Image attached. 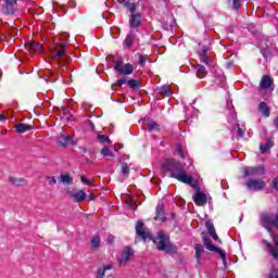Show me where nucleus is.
<instances>
[{
	"label": "nucleus",
	"instance_id": "obj_1",
	"mask_svg": "<svg viewBox=\"0 0 278 278\" xmlns=\"http://www.w3.org/2000/svg\"><path fill=\"white\" fill-rule=\"evenodd\" d=\"M136 233L142 240H153L159 251H165V253H177V245L170 243V238L165 235L164 231H160L155 238L151 236V230L144 227L142 222H138L136 225Z\"/></svg>",
	"mask_w": 278,
	"mask_h": 278
},
{
	"label": "nucleus",
	"instance_id": "obj_2",
	"mask_svg": "<svg viewBox=\"0 0 278 278\" xmlns=\"http://www.w3.org/2000/svg\"><path fill=\"white\" fill-rule=\"evenodd\" d=\"M163 170L169 173V177L177 179V181H180L181 184H187L195 190L199 188V185L192 179V176L188 175L184 165L175 160H165L163 163Z\"/></svg>",
	"mask_w": 278,
	"mask_h": 278
},
{
	"label": "nucleus",
	"instance_id": "obj_3",
	"mask_svg": "<svg viewBox=\"0 0 278 278\" xmlns=\"http://www.w3.org/2000/svg\"><path fill=\"white\" fill-rule=\"evenodd\" d=\"M66 41H63L52 48L51 55L53 60L56 62L58 68H64L62 62L68 64V54L66 53Z\"/></svg>",
	"mask_w": 278,
	"mask_h": 278
},
{
	"label": "nucleus",
	"instance_id": "obj_4",
	"mask_svg": "<svg viewBox=\"0 0 278 278\" xmlns=\"http://www.w3.org/2000/svg\"><path fill=\"white\" fill-rule=\"evenodd\" d=\"M113 65L118 75H131L134 73V65L130 63L123 65V60L114 61Z\"/></svg>",
	"mask_w": 278,
	"mask_h": 278
},
{
	"label": "nucleus",
	"instance_id": "obj_5",
	"mask_svg": "<svg viewBox=\"0 0 278 278\" xmlns=\"http://www.w3.org/2000/svg\"><path fill=\"white\" fill-rule=\"evenodd\" d=\"M203 240H204L205 248L208 251H215V253H218L219 257L223 261V264H227V254L225 253V251H223V250L216 248L214 244H212L210 237L203 236Z\"/></svg>",
	"mask_w": 278,
	"mask_h": 278
},
{
	"label": "nucleus",
	"instance_id": "obj_6",
	"mask_svg": "<svg viewBox=\"0 0 278 278\" xmlns=\"http://www.w3.org/2000/svg\"><path fill=\"white\" fill-rule=\"evenodd\" d=\"M248 190H253L254 192H260V190H264L266 182L262 179H250L245 184Z\"/></svg>",
	"mask_w": 278,
	"mask_h": 278
},
{
	"label": "nucleus",
	"instance_id": "obj_7",
	"mask_svg": "<svg viewBox=\"0 0 278 278\" xmlns=\"http://www.w3.org/2000/svg\"><path fill=\"white\" fill-rule=\"evenodd\" d=\"M131 257H134V250L129 247L124 248L121 256L118 257L119 266H127Z\"/></svg>",
	"mask_w": 278,
	"mask_h": 278
},
{
	"label": "nucleus",
	"instance_id": "obj_8",
	"mask_svg": "<svg viewBox=\"0 0 278 278\" xmlns=\"http://www.w3.org/2000/svg\"><path fill=\"white\" fill-rule=\"evenodd\" d=\"M67 194L71 197V199H74L76 203H83V201H86V191L84 190H67Z\"/></svg>",
	"mask_w": 278,
	"mask_h": 278
},
{
	"label": "nucleus",
	"instance_id": "obj_9",
	"mask_svg": "<svg viewBox=\"0 0 278 278\" xmlns=\"http://www.w3.org/2000/svg\"><path fill=\"white\" fill-rule=\"evenodd\" d=\"M5 5L1 8L2 14L10 16L14 14V5H16V0H4Z\"/></svg>",
	"mask_w": 278,
	"mask_h": 278
},
{
	"label": "nucleus",
	"instance_id": "obj_10",
	"mask_svg": "<svg viewBox=\"0 0 278 278\" xmlns=\"http://www.w3.org/2000/svg\"><path fill=\"white\" fill-rule=\"evenodd\" d=\"M141 23H142V15H140L139 13L130 14V17H129L130 29H138Z\"/></svg>",
	"mask_w": 278,
	"mask_h": 278
},
{
	"label": "nucleus",
	"instance_id": "obj_11",
	"mask_svg": "<svg viewBox=\"0 0 278 278\" xmlns=\"http://www.w3.org/2000/svg\"><path fill=\"white\" fill-rule=\"evenodd\" d=\"M244 177H255L264 174V167H244Z\"/></svg>",
	"mask_w": 278,
	"mask_h": 278
},
{
	"label": "nucleus",
	"instance_id": "obj_12",
	"mask_svg": "<svg viewBox=\"0 0 278 278\" xmlns=\"http://www.w3.org/2000/svg\"><path fill=\"white\" fill-rule=\"evenodd\" d=\"M210 51V47L200 45L198 49V55L200 56L201 62L204 64L210 63V58L207 56V52Z\"/></svg>",
	"mask_w": 278,
	"mask_h": 278
},
{
	"label": "nucleus",
	"instance_id": "obj_13",
	"mask_svg": "<svg viewBox=\"0 0 278 278\" xmlns=\"http://www.w3.org/2000/svg\"><path fill=\"white\" fill-rule=\"evenodd\" d=\"M25 48L27 49V51H29L30 53H42L43 49H42V43H37L35 41H28L25 43Z\"/></svg>",
	"mask_w": 278,
	"mask_h": 278
},
{
	"label": "nucleus",
	"instance_id": "obj_14",
	"mask_svg": "<svg viewBox=\"0 0 278 278\" xmlns=\"http://www.w3.org/2000/svg\"><path fill=\"white\" fill-rule=\"evenodd\" d=\"M60 147H68V144H77V141L73 140V137L68 135H62L58 140Z\"/></svg>",
	"mask_w": 278,
	"mask_h": 278
},
{
	"label": "nucleus",
	"instance_id": "obj_15",
	"mask_svg": "<svg viewBox=\"0 0 278 278\" xmlns=\"http://www.w3.org/2000/svg\"><path fill=\"white\" fill-rule=\"evenodd\" d=\"M193 201L198 205H205L207 203V195L201 191H197L193 195Z\"/></svg>",
	"mask_w": 278,
	"mask_h": 278
},
{
	"label": "nucleus",
	"instance_id": "obj_16",
	"mask_svg": "<svg viewBox=\"0 0 278 278\" xmlns=\"http://www.w3.org/2000/svg\"><path fill=\"white\" fill-rule=\"evenodd\" d=\"M205 227L210 233V236L213 238L215 242H220V239L218 238V235H216V230L214 229V224L212 222H206Z\"/></svg>",
	"mask_w": 278,
	"mask_h": 278
},
{
	"label": "nucleus",
	"instance_id": "obj_17",
	"mask_svg": "<svg viewBox=\"0 0 278 278\" xmlns=\"http://www.w3.org/2000/svg\"><path fill=\"white\" fill-rule=\"evenodd\" d=\"M134 42H136V34L134 31H130L125 40H124V45L125 47H127V49L134 47Z\"/></svg>",
	"mask_w": 278,
	"mask_h": 278
},
{
	"label": "nucleus",
	"instance_id": "obj_18",
	"mask_svg": "<svg viewBox=\"0 0 278 278\" xmlns=\"http://www.w3.org/2000/svg\"><path fill=\"white\" fill-rule=\"evenodd\" d=\"M15 129L17 134H25V131H31L34 129V126L29 124H17L15 125Z\"/></svg>",
	"mask_w": 278,
	"mask_h": 278
},
{
	"label": "nucleus",
	"instance_id": "obj_19",
	"mask_svg": "<svg viewBox=\"0 0 278 278\" xmlns=\"http://www.w3.org/2000/svg\"><path fill=\"white\" fill-rule=\"evenodd\" d=\"M260 86L263 90H268L273 86V79L265 75L262 77Z\"/></svg>",
	"mask_w": 278,
	"mask_h": 278
},
{
	"label": "nucleus",
	"instance_id": "obj_20",
	"mask_svg": "<svg viewBox=\"0 0 278 278\" xmlns=\"http://www.w3.org/2000/svg\"><path fill=\"white\" fill-rule=\"evenodd\" d=\"M9 184L12 186H27V180L24 178L9 177Z\"/></svg>",
	"mask_w": 278,
	"mask_h": 278
},
{
	"label": "nucleus",
	"instance_id": "obj_21",
	"mask_svg": "<svg viewBox=\"0 0 278 278\" xmlns=\"http://www.w3.org/2000/svg\"><path fill=\"white\" fill-rule=\"evenodd\" d=\"M155 220H161V223H164L165 217H164V205L163 204H157L156 206V217Z\"/></svg>",
	"mask_w": 278,
	"mask_h": 278
},
{
	"label": "nucleus",
	"instance_id": "obj_22",
	"mask_svg": "<svg viewBox=\"0 0 278 278\" xmlns=\"http://www.w3.org/2000/svg\"><path fill=\"white\" fill-rule=\"evenodd\" d=\"M258 110L263 116H266V117L270 116V110L268 109V105L266 104V102H261L258 104Z\"/></svg>",
	"mask_w": 278,
	"mask_h": 278
},
{
	"label": "nucleus",
	"instance_id": "obj_23",
	"mask_svg": "<svg viewBox=\"0 0 278 278\" xmlns=\"http://www.w3.org/2000/svg\"><path fill=\"white\" fill-rule=\"evenodd\" d=\"M235 127L232 128L233 132L238 134L239 138L244 136V129L240 128V124H238V119H236V115L233 116Z\"/></svg>",
	"mask_w": 278,
	"mask_h": 278
},
{
	"label": "nucleus",
	"instance_id": "obj_24",
	"mask_svg": "<svg viewBox=\"0 0 278 278\" xmlns=\"http://www.w3.org/2000/svg\"><path fill=\"white\" fill-rule=\"evenodd\" d=\"M274 144L273 139H268L265 144L261 143L260 150L262 153H266V151H270V149H273Z\"/></svg>",
	"mask_w": 278,
	"mask_h": 278
},
{
	"label": "nucleus",
	"instance_id": "obj_25",
	"mask_svg": "<svg viewBox=\"0 0 278 278\" xmlns=\"http://www.w3.org/2000/svg\"><path fill=\"white\" fill-rule=\"evenodd\" d=\"M205 75H207V71H205V66L199 65L197 68V77L199 79H203V77H205Z\"/></svg>",
	"mask_w": 278,
	"mask_h": 278
},
{
	"label": "nucleus",
	"instance_id": "obj_26",
	"mask_svg": "<svg viewBox=\"0 0 278 278\" xmlns=\"http://www.w3.org/2000/svg\"><path fill=\"white\" fill-rule=\"evenodd\" d=\"M60 179L62 184H65L66 186H71V184H73V177L68 174H62Z\"/></svg>",
	"mask_w": 278,
	"mask_h": 278
},
{
	"label": "nucleus",
	"instance_id": "obj_27",
	"mask_svg": "<svg viewBox=\"0 0 278 278\" xmlns=\"http://www.w3.org/2000/svg\"><path fill=\"white\" fill-rule=\"evenodd\" d=\"M91 249H99V247L101 245V238L99 236H94L91 241Z\"/></svg>",
	"mask_w": 278,
	"mask_h": 278
},
{
	"label": "nucleus",
	"instance_id": "obj_28",
	"mask_svg": "<svg viewBox=\"0 0 278 278\" xmlns=\"http://www.w3.org/2000/svg\"><path fill=\"white\" fill-rule=\"evenodd\" d=\"M161 94H165V97H170L173 94V90H170V86L164 85L163 87L160 88Z\"/></svg>",
	"mask_w": 278,
	"mask_h": 278
},
{
	"label": "nucleus",
	"instance_id": "obj_29",
	"mask_svg": "<svg viewBox=\"0 0 278 278\" xmlns=\"http://www.w3.org/2000/svg\"><path fill=\"white\" fill-rule=\"evenodd\" d=\"M201 253H203V245L197 244L195 245V257H197L198 264H201Z\"/></svg>",
	"mask_w": 278,
	"mask_h": 278
},
{
	"label": "nucleus",
	"instance_id": "obj_30",
	"mask_svg": "<svg viewBox=\"0 0 278 278\" xmlns=\"http://www.w3.org/2000/svg\"><path fill=\"white\" fill-rule=\"evenodd\" d=\"M176 152L180 157H186V148H184V144L178 143L176 146Z\"/></svg>",
	"mask_w": 278,
	"mask_h": 278
},
{
	"label": "nucleus",
	"instance_id": "obj_31",
	"mask_svg": "<svg viewBox=\"0 0 278 278\" xmlns=\"http://www.w3.org/2000/svg\"><path fill=\"white\" fill-rule=\"evenodd\" d=\"M101 155H103V157H113L114 154L112 153V151H110V148H108V146H104V148L101 151Z\"/></svg>",
	"mask_w": 278,
	"mask_h": 278
},
{
	"label": "nucleus",
	"instance_id": "obj_32",
	"mask_svg": "<svg viewBox=\"0 0 278 278\" xmlns=\"http://www.w3.org/2000/svg\"><path fill=\"white\" fill-rule=\"evenodd\" d=\"M126 8L129 10L130 14H136V3L134 2H126Z\"/></svg>",
	"mask_w": 278,
	"mask_h": 278
},
{
	"label": "nucleus",
	"instance_id": "obj_33",
	"mask_svg": "<svg viewBox=\"0 0 278 278\" xmlns=\"http://www.w3.org/2000/svg\"><path fill=\"white\" fill-rule=\"evenodd\" d=\"M127 86L131 88V90H138V80L130 79L127 81Z\"/></svg>",
	"mask_w": 278,
	"mask_h": 278
},
{
	"label": "nucleus",
	"instance_id": "obj_34",
	"mask_svg": "<svg viewBox=\"0 0 278 278\" xmlns=\"http://www.w3.org/2000/svg\"><path fill=\"white\" fill-rule=\"evenodd\" d=\"M157 129H160V125H157L155 122L148 123V130L155 131Z\"/></svg>",
	"mask_w": 278,
	"mask_h": 278
},
{
	"label": "nucleus",
	"instance_id": "obj_35",
	"mask_svg": "<svg viewBox=\"0 0 278 278\" xmlns=\"http://www.w3.org/2000/svg\"><path fill=\"white\" fill-rule=\"evenodd\" d=\"M98 140L99 142H106L110 144V137L105 135L98 134Z\"/></svg>",
	"mask_w": 278,
	"mask_h": 278
},
{
	"label": "nucleus",
	"instance_id": "obj_36",
	"mask_svg": "<svg viewBox=\"0 0 278 278\" xmlns=\"http://www.w3.org/2000/svg\"><path fill=\"white\" fill-rule=\"evenodd\" d=\"M122 174L124 177H127V175H129V165H127L126 163L122 164Z\"/></svg>",
	"mask_w": 278,
	"mask_h": 278
},
{
	"label": "nucleus",
	"instance_id": "obj_37",
	"mask_svg": "<svg viewBox=\"0 0 278 278\" xmlns=\"http://www.w3.org/2000/svg\"><path fill=\"white\" fill-rule=\"evenodd\" d=\"M104 277H105V269H102V267H100L97 270L96 278H104Z\"/></svg>",
	"mask_w": 278,
	"mask_h": 278
},
{
	"label": "nucleus",
	"instance_id": "obj_38",
	"mask_svg": "<svg viewBox=\"0 0 278 278\" xmlns=\"http://www.w3.org/2000/svg\"><path fill=\"white\" fill-rule=\"evenodd\" d=\"M148 58H149L148 55L141 54V55L139 56V64H140L141 66H144V64H147V59H148Z\"/></svg>",
	"mask_w": 278,
	"mask_h": 278
},
{
	"label": "nucleus",
	"instance_id": "obj_39",
	"mask_svg": "<svg viewBox=\"0 0 278 278\" xmlns=\"http://www.w3.org/2000/svg\"><path fill=\"white\" fill-rule=\"evenodd\" d=\"M80 180H81V184H84V186H92V181L88 180L86 176H81Z\"/></svg>",
	"mask_w": 278,
	"mask_h": 278
},
{
	"label": "nucleus",
	"instance_id": "obj_40",
	"mask_svg": "<svg viewBox=\"0 0 278 278\" xmlns=\"http://www.w3.org/2000/svg\"><path fill=\"white\" fill-rule=\"evenodd\" d=\"M271 188L278 192V177L271 180Z\"/></svg>",
	"mask_w": 278,
	"mask_h": 278
},
{
	"label": "nucleus",
	"instance_id": "obj_41",
	"mask_svg": "<svg viewBox=\"0 0 278 278\" xmlns=\"http://www.w3.org/2000/svg\"><path fill=\"white\" fill-rule=\"evenodd\" d=\"M47 181L49 186H55V184H58V181L55 180V177H48Z\"/></svg>",
	"mask_w": 278,
	"mask_h": 278
},
{
	"label": "nucleus",
	"instance_id": "obj_42",
	"mask_svg": "<svg viewBox=\"0 0 278 278\" xmlns=\"http://www.w3.org/2000/svg\"><path fill=\"white\" fill-rule=\"evenodd\" d=\"M127 78H121L115 83V86H124V84H127Z\"/></svg>",
	"mask_w": 278,
	"mask_h": 278
},
{
	"label": "nucleus",
	"instance_id": "obj_43",
	"mask_svg": "<svg viewBox=\"0 0 278 278\" xmlns=\"http://www.w3.org/2000/svg\"><path fill=\"white\" fill-rule=\"evenodd\" d=\"M269 278H278V269L274 268L270 274H269Z\"/></svg>",
	"mask_w": 278,
	"mask_h": 278
},
{
	"label": "nucleus",
	"instance_id": "obj_44",
	"mask_svg": "<svg viewBox=\"0 0 278 278\" xmlns=\"http://www.w3.org/2000/svg\"><path fill=\"white\" fill-rule=\"evenodd\" d=\"M127 205H129V207H131V210H136V202L135 201H132V200H128L127 201Z\"/></svg>",
	"mask_w": 278,
	"mask_h": 278
},
{
	"label": "nucleus",
	"instance_id": "obj_45",
	"mask_svg": "<svg viewBox=\"0 0 278 278\" xmlns=\"http://www.w3.org/2000/svg\"><path fill=\"white\" fill-rule=\"evenodd\" d=\"M232 3H233V9L235 10H238L241 5L240 0H232Z\"/></svg>",
	"mask_w": 278,
	"mask_h": 278
},
{
	"label": "nucleus",
	"instance_id": "obj_46",
	"mask_svg": "<svg viewBox=\"0 0 278 278\" xmlns=\"http://www.w3.org/2000/svg\"><path fill=\"white\" fill-rule=\"evenodd\" d=\"M101 269L104 270V273H105V270H112V265L103 266V267H101Z\"/></svg>",
	"mask_w": 278,
	"mask_h": 278
},
{
	"label": "nucleus",
	"instance_id": "obj_47",
	"mask_svg": "<svg viewBox=\"0 0 278 278\" xmlns=\"http://www.w3.org/2000/svg\"><path fill=\"white\" fill-rule=\"evenodd\" d=\"M108 242L112 244V242H114V236L110 235L108 238Z\"/></svg>",
	"mask_w": 278,
	"mask_h": 278
},
{
	"label": "nucleus",
	"instance_id": "obj_48",
	"mask_svg": "<svg viewBox=\"0 0 278 278\" xmlns=\"http://www.w3.org/2000/svg\"><path fill=\"white\" fill-rule=\"evenodd\" d=\"M262 54L264 58H268V50H262Z\"/></svg>",
	"mask_w": 278,
	"mask_h": 278
},
{
	"label": "nucleus",
	"instance_id": "obj_49",
	"mask_svg": "<svg viewBox=\"0 0 278 278\" xmlns=\"http://www.w3.org/2000/svg\"><path fill=\"white\" fill-rule=\"evenodd\" d=\"M88 125L91 129H94V123H92L91 121L88 122Z\"/></svg>",
	"mask_w": 278,
	"mask_h": 278
},
{
	"label": "nucleus",
	"instance_id": "obj_50",
	"mask_svg": "<svg viewBox=\"0 0 278 278\" xmlns=\"http://www.w3.org/2000/svg\"><path fill=\"white\" fill-rule=\"evenodd\" d=\"M7 119H8V117H5V115H3V114L0 115V121H7Z\"/></svg>",
	"mask_w": 278,
	"mask_h": 278
},
{
	"label": "nucleus",
	"instance_id": "obj_51",
	"mask_svg": "<svg viewBox=\"0 0 278 278\" xmlns=\"http://www.w3.org/2000/svg\"><path fill=\"white\" fill-rule=\"evenodd\" d=\"M76 5H77V4H76L75 2H73V1L70 2V8H76Z\"/></svg>",
	"mask_w": 278,
	"mask_h": 278
},
{
	"label": "nucleus",
	"instance_id": "obj_52",
	"mask_svg": "<svg viewBox=\"0 0 278 278\" xmlns=\"http://www.w3.org/2000/svg\"><path fill=\"white\" fill-rule=\"evenodd\" d=\"M275 127L278 129V117L275 119Z\"/></svg>",
	"mask_w": 278,
	"mask_h": 278
},
{
	"label": "nucleus",
	"instance_id": "obj_53",
	"mask_svg": "<svg viewBox=\"0 0 278 278\" xmlns=\"http://www.w3.org/2000/svg\"><path fill=\"white\" fill-rule=\"evenodd\" d=\"M89 201H94V195H91V197L89 198Z\"/></svg>",
	"mask_w": 278,
	"mask_h": 278
},
{
	"label": "nucleus",
	"instance_id": "obj_54",
	"mask_svg": "<svg viewBox=\"0 0 278 278\" xmlns=\"http://www.w3.org/2000/svg\"><path fill=\"white\" fill-rule=\"evenodd\" d=\"M108 278H114V276H108Z\"/></svg>",
	"mask_w": 278,
	"mask_h": 278
},
{
	"label": "nucleus",
	"instance_id": "obj_55",
	"mask_svg": "<svg viewBox=\"0 0 278 278\" xmlns=\"http://www.w3.org/2000/svg\"><path fill=\"white\" fill-rule=\"evenodd\" d=\"M165 3L168 2V0H163Z\"/></svg>",
	"mask_w": 278,
	"mask_h": 278
}]
</instances>
